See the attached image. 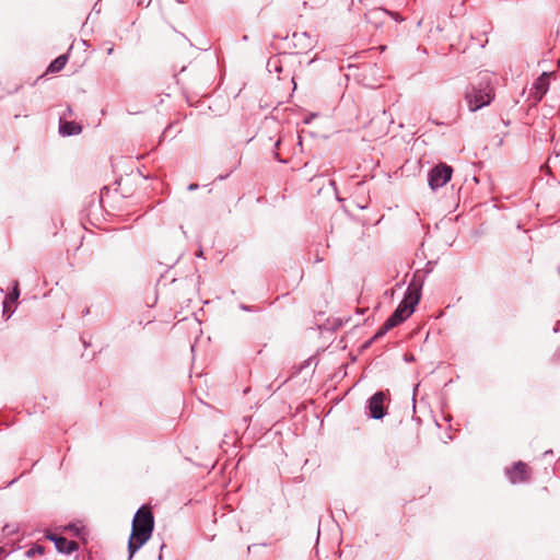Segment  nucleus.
<instances>
[{"mask_svg": "<svg viewBox=\"0 0 560 560\" xmlns=\"http://www.w3.org/2000/svg\"><path fill=\"white\" fill-rule=\"evenodd\" d=\"M154 528V518L151 511L140 508L132 521V530L128 541L129 560L151 538Z\"/></svg>", "mask_w": 560, "mask_h": 560, "instance_id": "nucleus-1", "label": "nucleus"}, {"mask_svg": "<svg viewBox=\"0 0 560 560\" xmlns=\"http://www.w3.org/2000/svg\"><path fill=\"white\" fill-rule=\"evenodd\" d=\"M420 300V291L416 285H411L408 289V293L405 299L400 302L394 314L385 322L382 331L378 334H384L396 325L400 324L410 314L413 312L415 306L418 304Z\"/></svg>", "mask_w": 560, "mask_h": 560, "instance_id": "nucleus-2", "label": "nucleus"}, {"mask_svg": "<svg viewBox=\"0 0 560 560\" xmlns=\"http://www.w3.org/2000/svg\"><path fill=\"white\" fill-rule=\"evenodd\" d=\"M468 107L471 112H476L483 106H487L493 98L492 89L489 83L477 88L475 85L467 89L465 93Z\"/></svg>", "mask_w": 560, "mask_h": 560, "instance_id": "nucleus-3", "label": "nucleus"}, {"mask_svg": "<svg viewBox=\"0 0 560 560\" xmlns=\"http://www.w3.org/2000/svg\"><path fill=\"white\" fill-rule=\"evenodd\" d=\"M453 174V168L444 163H440L434 166L428 174V184L430 188L434 191L444 185H446Z\"/></svg>", "mask_w": 560, "mask_h": 560, "instance_id": "nucleus-4", "label": "nucleus"}, {"mask_svg": "<svg viewBox=\"0 0 560 560\" xmlns=\"http://www.w3.org/2000/svg\"><path fill=\"white\" fill-rule=\"evenodd\" d=\"M385 394L383 392H378L374 394L369 404L370 415L374 419H381L385 415Z\"/></svg>", "mask_w": 560, "mask_h": 560, "instance_id": "nucleus-5", "label": "nucleus"}, {"mask_svg": "<svg viewBox=\"0 0 560 560\" xmlns=\"http://www.w3.org/2000/svg\"><path fill=\"white\" fill-rule=\"evenodd\" d=\"M549 77L550 73L542 72V74L534 82L532 94L535 101L539 102L547 93L549 88Z\"/></svg>", "mask_w": 560, "mask_h": 560, "instance_id": "nucleus-6", "label": "nucleus"}, {"mask_svg": "<svg viewBox=\"0 0 560 560\" xmlns=\"http://www.w3.org/2000/svg\"><path fill=\"white\" fill-rule=\"evenodd\" d=\"M47 538L49 540L54 541L58 551H60L62 553H71L78 548L77 542H74L72 540H68L65 537H59L54 534H48Z\"/></svg>", "mask_w": 560, "mask_h": 560, "instance_id": "nucleus-7", "label": "nucleus"}, {"mask_svg": "<svg viewBox=\"0 0 560 560\" xmlns=\"http://www.w3.org/2000/svg\"><path fill=\"white\" fill-rule=\"evenodd\" d=\"M527 465L523 462L516 463L513 468L506 469V474L512 483H517L527 480Z\"/></svg>", "mask_w": 560, "mask_h": 560, "instance_id": "nucleus-8", "label": "nucleus"}, {"mask_svg": "<svg viewBox=\"0 0 560 560\" xmlns=\"http://www.w3.org/2000/svg\"><path fill=\"white\" fill-rule=\"evenodd\" d=\"M60 133L62 136L79 135L82 130L81 126L74 121H65L60 124Z\"/></svg>", "mask_w": 560, "mask_h": 560, "instance_id": "nucleus-9", "label": "nucleus"}, {"mask_svg": "<svg viewBox=\"0 0 560 560\" xmlns=\"http://www.w3.org/2000/svg\"><path fill=\"white\" fill-rule=\"evenodd\" d=\"M68 60L67 55H61L58 58H56L48 67V71L50 72H58L63 69Z\"/></svg>", "mask_w": 560, "mask_h": 560, "instance_id": "nucleus-10", "label": "nucleus"}, {"mask_svg": "<svg viewBox=\"0 0 560 560\" xmlns=\"http://www.w3.org/2000/svg\"><path fill=\"white\" fill-rule=\"evenodd\" d=\"M19 298L18 284L14 287L13 293H11L3 303V313L8 311L10 303H14Z\"/></svg>", "mask_w": 560, "mask_h": 560, "instance_id": "nucleus-11", "label": "nucleus"}, {"mask_svg": "<svg viewBox=\"0 0 560 560\" xmlns=\"http://www.w3.org/2000/svg\"><path fill=\"white\" fill-rule=\"evenodd\" d=\"M44 552H45V549H44L43 546L35 545V546H33L31 549H28L26 551V557L27 558H33L36 555H44Z\"/></svg>", "mask_w": 560, "mask_h": 560, "instance_id": "nucleus-12", "label": "nucleus"}, {"mask_svg": "<svg viewBox=\"0 0 560 560\" xmlns=\"http://www.w3.org/2000/svg\"><path fill=\"white\" fill-rule=\"evenodd\" d=\"M293 38L299 40V42H306V44L304 45L305 48L310 47L311 46V38L308 37V35L306 33H301V34H293Z\"/></svg>", "mask_w": 560, "mask_h": 560, "instance_id": "nucleus-13", "label": "nucleus"}, {"mask_svg": "<svg viewBox=\"0 0 560 560\" xmlns=\"http://www.w3.org/2000/svg\"><path fill=\"white\" fill-rule=\"evenodd\" d=\"M418 384L415 386L413 388V394H412V409H413V412H416V404H417V390H418Z\"/></svg>", "mask_w": 560, "mask_h": 560, "instance_id": "nucleus-14", "label": "nucleus"}, {"mask_svg": "<svg viewBox=\"0 0 560 560\" xmlns=\"http://www.w3.org/2000/svg\"><path fill=\"white\" fill-rule=\"evenodd\" d=\"M427 266H428L427 272H431V270H432L431 262L429 261V262L427 264Z\"/></svg>", "mask_w": 560, "mask_h": 560, "instance_id": "nucleus-15", "label": "nucleus"}, {"mask_svg": "<svg viewBox=\"0 0 560 560\" xmlns=\"http://www.w3.org/2000/svg\"><path fill=\"white\" fill-rule=\"evenodd\" d=\"M11 313L12 311H10V308L8 307V311L5 313ZM8 317H11V314H8Z\"/></svg>", "mask_w": 560, "mask_h": 560, "instance_id": "nucleus-16", "label": "nucleus"}, {"mask_svg": "<svg viewBox=\"0 0 560 560\" xmlns=\"http://www.w3.org/2000/svg\"><path fill=\"white\" fill-rule=\"evenodd\" d=\"M189 188H190V189H195V188H196V186H195V185H190V186H189Z\"/></svg>", "mask_w": 560, "mask_h": 560, "instance_id": "nucleus-17", "label": "nucleus"}]
</instances>
